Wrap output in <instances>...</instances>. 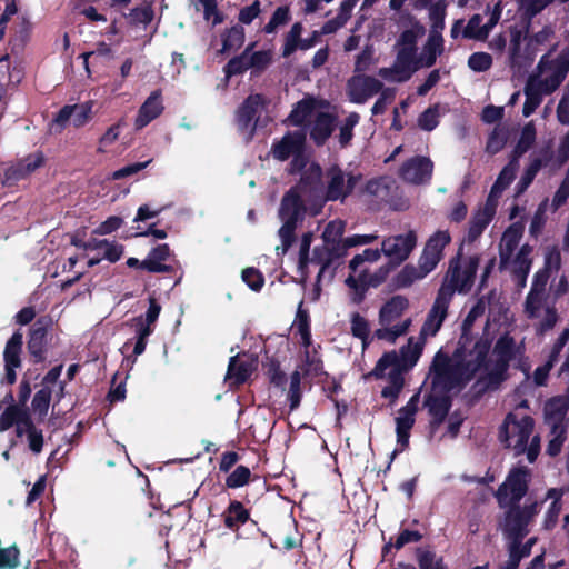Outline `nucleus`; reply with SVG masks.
<instances>
[{
    "instance_id": "ddd939ff",
    "label": "nucleus",
    "mask_w": 569,
    "mask_h": 569,
    "mask_svg": "<svg viewBox=\"0 0 569 569\" xmlns=\"http://www.w3.org/2000/svg\"><path fill=\"white\" fill-rule=\"evenodd\" d=\"M383 83L372 76L357 74L347 82V93L352 103L363 104L369 98L379 93Z\"/></svg>"
},
{
    "instance_id": "3c124183",
    "label": "nucleus",
    "mask_w": 569,
    "mask_h": 569,
    "mask_svg": "<svg viewBox=\"0 0 569 569\" xmlns=\"http://www.w3.org/2000/svg\"><path fill=\"white\" fill-rule=\"evenodd\" d=\"M360 116L357 112H351L345 119V122L340 127L339 143L341 148L349 146L353 138V128L359 123Z\"/></svg>"
},
{
    "instance_id": "9d476101",
    "label": "nucleus",
    "mask_w": 569,
    "mask_h": 569,
    "mask_svg": "<svg viewBox=\"0 0 569 569\" xmlns=\"http://www.w3.org/2000/svg\"><path fill=\"white\" fill-rule=\"evenodd\" d=\"M450 301V289L447 286L445 288H440L421 327L420 336L422 338L427 339L436 336L447 317Z\"/></svg>"
},
{
    "instance_id": "f03ea898",
    "label": "nucleus",
    "mask_w": 569,
    "mask_h": 569,
    "mask_svg": "<svg viewBox=\"0 0 569 569\" xmlns=\"http://www.w3.org/2000/svg\"><path fill=\"white\" fill-rule=\"evenodd\" d=\"M382 251L379 249H366L356 254L348 264L349 274L345 284L349 290V297L353 303H360L370 287L381 284L390 273V267L382 266L371 272L368 263L372 264L380 260Z\"/></svg>"
},
{
    "instance_id": "603ef678",
    "label": "nucleus",
    "mask_w": 569,
    "mask_h": 569,
    "mask_svg": "<svg viewBox=\"0 0 569 569\" xmlns=\"http://www.w3.org/2000/svg\"><path fill=\"white\" fill-rule=\"evenodd\" d=\"M447 2L446 0H437L429 10V19L431 21V31L440 32L445 28Z\"/></svg>"
},
{
    "instance_id": "8fccbe9b",
    "label": "nucleus",
    "mask_w": 569,
    "mask_h": 569,
    "mask_svg": "<svg viewBox=\"0 0 569 569\" xmlns=\"http://www.w3.org/2000/svg\"><path fill=\"white\" fill-rule=\"evenodd\" d=\"M44 338V328L39 327L32 330L30 340L28 342V349L30 353L36 358V361H41L43 359Z\"/></svg>"
},
{
    "instance_id": "4be33fe9",
    "label": "nucleus",
    "mask_w": 569,
    "mask_h": 569,
    "mask_svg": "<svg viewBox=\"0 0 569 569\" xmlns=\"http://www.w3.org/2000/svg\"><path fill=\"white\" fill-rule=\"evenodd\" d=\"M458 386L457 382L438 385L436 381V366L433 365V389L431 395L426 400V406L429 409L430 415L433 417L435 421L441 422L449 409V398L442 393L441 390H450Z\"/></svg>"
},
{
    "instance_id": "bb28decb",
    "label": "nucleus",
    "mask_w": 569,
    "mask_h": 569,
    "mask_svg": "<svg viewBox=\"0 0 569 569\" xmlns=\"http://www.w3.org/2000/svg\"><path fill=\"white\" fill-rule=\"evenodd\" d=\"M443 38L438 31H430L428 39L418 57L421 68H431L439 56L443 53Z\"/></svg>"
},
{
    "instance_id": "6e6d98bb",
    "label": "nucleus",
    "mask_w": 569,
    "mask_h": 569,
    "mask_svg": "<svg viewBox=\"0 0 569 569\" xmlns=\"http://www.w3.org/2000/svg\"><path fill=\"white\" fill-rule=\"evenodd\" d=\"M272 61V54L270 51L261 50V51H251L248 54V62L250 69L256 73H260L264 71Z\"/></svg>"
},
{
    "instance_id": "412c9836",
    "label": "nucleus",
    "mask_w": 569,
    "mask_h": 569,
    "mask_svg": "<svg viewBox=\"0 0 569 569\" xmlns=\"http://www.w3.org/2000/svg\"><path fill=\"white\" fill-rule=\"evenodd\" d=\"M257 367V360L249 356H234L231 357L228 371L226 375V382L230 387H236L248 380Z\"/></svg>"
},
{
    "instance_id": "de8ad7c7",
    "label": "nucleus",
    "mask_w": 569,
    "mask_h": 569,
    "mask_svg": "<svg viewBox=\"0 0 569 569\" xmlns=\"http://www.w3.org/2000/svg\"><path fill=\"white\" fill-rule=\"evenodd\" d=\"M439 117L440 103H435L420 113L418 117V126L420 129L430 132L438 127Z\"/></svg>"
},
{
    "instance_id": "6e6552de",
    "label": "nucleus",
    "mask_w": 569,
    "mask_h": 569,
    "mask_svg": "<svg viewBox=\"0 0 569 569\" xmlns=\"http://www.w3.org/2000/svg\"><path fill=\"white\" fill-rule=\"evenodd\" d=\"M418 242L417 233L413 230H408L403 233L389 236L383 239L381 243V251L388 259L387 267L390 271L406 261Z\"/></svg>"
},
{
    "instance_id": "09e8293b",
    "label": "nucleus",
    "mask_w": 569,
    "mask_h": 569,
    "mask_svg": "<svg viewBox=\"0 0 569 569\" xmlns=\"http://www.w3.org/2000/svg\"><path fill=\"white\" fill-rule=\"evenodd\" d=\"M290 20L291 14L289 7L280 6L274 10L269 22L263 27V32L271 34L276 32L279 27L287 24Z\"/></svg>"
},
{
    "instance_id": "bf43d9fd",
    "label": "nucleus",
    "mask_w": 569,
    "mask_h": 569,
    "mask_svg": "<svg viewBox=\"0 0 569 569\" xmlns=\"http://www.w3.org/2000/svg\"><path fill=\"white\" fill-rule=\"evenodd\" d=\"M545 270L543 272L548 278L549 271H558L561 266L560 251L556 246H548L545 248Z\"/></svg>"
},
{
    "instance_id": "72a5a7b5",
    "label": "nucleus",
    "mask_w": 569,
    "mask_h": 569,
    "mask_svg": "<svg viewBox=\"0 0 569 569\" xmlns=\"http://www.w3.org/2000/svg\"><path fill=\"white\" fill-rule=\"evenodd\" d=\"M523 226L519 223H515L510 226L505 233L502 234L500 247H499V257H505L508 259L509 254L518 251L519 242L522 238Z\"/></svg>"
},
{
    "instance_id": "c756f323",
    "label": "nucleus",
    "mask_w": 569,
    "mask_h": 569,
    "mask_svg": "<svg viewBox=\"0 0 569 569\" xmlns=\"http://www.w3.org/2000/svg\"><path fill=\"white\" fill-rule=\"evenodd\" d=\"M426 338L420 335L418 338H409L408 343L401 348V356H398L401 372L412 368L420 358L425 348Z\"/></svg>"
},
{
    "instance_id": "f257e3e1",
    "label": "nucleus",
    "mask_w": 569,
    "mask_h": 569,
    "mask_svg": "<svg viewBox=\"0 0 569 569\" xmlns=\"http://www.w3.org/2000/svg\"><path fill=\"white\" fill-rule=\"evenodd\" d=\"M492 315L480 338L461 335L458 348L450 360L437 356L436 381L438 385L466 383L477 379L485 388H491L506 378L509 362L521 353V347L508 335L500 337L491 350V341L497 332Z\"/></svg>"
},
{
    "instance_id": "423d86ee",
    "label": "nucleus",
    "mask_w": 569,
    "mask_h": 569,
    "mask_svg": "<svg viewBox=\"0 0 569 569\" xmlns=\"http://www.w3.org/2000/svg\"><path fill=\"white\" fill-rule=\"evenodd\" d=\"M376 378H386L388 385L383 387L382 397L395 400L403 387V377L401 366L396 352L385 353L377 362L375 369L370 373Z\"/></svg>"
},
{
    "instance_id": "2eb2a0df",
    "label": "nucleus",
    "mask_w": 569,
    "mask_h": 569,
    "mask_svg": "<svg viewBox=\"0 0 569 569\" xmlns=\"http://www.w3.org/2000/svg\"><path fill=\"white\" fill-rule=\"evenodd\" d=\"M367 188L377 198L388 204L389 209L392 211H406L409 209V200L395 182L369 181Z\"/></svg>"
},
{
    "instance_id": "37998d69",
    "label": "nucleus",
    "mask_w": 569,
    "mask_h": 569,
    "mask_svg": "<svg viewBox=\"0 0 569 569\" xmlns=\"http://www.w3.org/2000/svg\"><path fill=\"white\" fill-rule=\"evenodd\" d=\"M302 31L303 26L301 22H296L291 26L282 46L283 58H289L297 49H300Z\"/></svg>"
},
{
    "instance_id": "7ed1b4c3",
    "label": "nucleus",
    "mask_w": 569,
    "mask_h": 569,
    "mask_svg": "<svg viewBox=\"0 0 569 569\" xmlns=\"http://www.w3.org/2000/svg\"><path fill=\"white\" fill-rule=\"evenodd\" d=\"M527 401L511 411L500 428V440L517 455L527 452V458L533 462L539 453V438L532 436L533 421L526 413Z\"/></svg>"
},
{
    "instance_id": "f3484780",
    "label": "nucleus",
    "mask_w": 569,
    "mask_h": 569,
    "mask_svg": "<svg viewBox=\"0 0 569 569\" xmlns=\"http://www.w3.org/2000/svg\"><path fill=\"white\" fill-rule=\"evenodd\" d=\"M418 396L411 397L396 417L397 448L395 453L405 450L409 442L410 430L415 423V416L418 410Z\"/></svg>"
},
{
    "instance_id": "79ce46f5",
    "label": "nucleus",
    "mask_w": 569,
    "mask_h": 569,
    "mask_svg": "<svg viewBox=\"0 0 569 569\" xmlns=\"http://www.w3.org/2000/svg\"><path fill=\"white\" fill-rule=\"evenodd\" d=\"M221 52H229L242 47L244 42V29L240 24L232 26L222 33Z\"/></svg>"
},
{
    "instance_id": "052dcab7",
    "label": "nucleus",
    "mask_w": 569,
    "mask_h": 569,
    "mask_svg": "<svg viewBox=\"0 0 569 569\" xmlns=\"http://www.w3.org/2000/svg\"><path fill=\"white\" fill-rule=\"evenodd\" d=\"M51 390L48 387L39 390L32 400V409L40 417H44L49 410Z\"/></svg>"
},
{
    "instance_id": "a878e982",
    "label": "nucleus",
    "mask_w": 569,
    "mask_h": 569,
    "mask_svg": "<svg viewBox=\"0 0 569 569\" xmlns=\"http://www.w3.org/2000/svg\"><path fill=\"white\" fill-rule=\"evenodd\" d=\"M421 69L420 62H418L417 50L411 48H400L398 50L395 70L401 76L398 81H407L410 79L413 72Z\"/></svg>"
},
{
    "instance_id": "1a4fd4ad",
    "label": "nucleus",
    "mask_w": 569,
    "mask_h": 569,
    "mask_svg": "<svg viewBox=\"0 0 569 569\" xmlns=\"http://www.w3.org/2000/svg\"><path fill=\"white\" fill-rule=\"evenodd\" d=\"M479 266L477 256L469 257L459 266L451 267L440 288L446 286L450 289V300L456 291L467 292L473 284V278Z\"/></svg>"
},
{
    "instance_id": "f8f14e48",
    "label": "nucleus",
    "mask_w": 569,
    "mask_h": 569,
    "mask_svg": "<svg viewBox=\"0 0 569 569\" xmlns=\"http://www.w3.org/2000/svg\"><path fill=\"white\" fill-rule=\"evenodd\" d=\"M531 263L532 247L529 244L520 246L518 251L509 254L508 259L500 257V268L510 271L520 288L526 286V279L531 269Z\"/></svg>"
},
{
    "instance_id": "13d9d810",
    "label": "nucleus",
    "mask_w": 569,
    "mask_h": 569,
    "mask_svg": "<svg viewBox=\"0 0 569 569\" xmlns=\"http://www.w3.org/2000/svg\"><path fill=\"white\" fill-rule=\"evenodd\" d=\"M492 66V57L487 52H473L468 58V67L475 72H485Z\"/></svg>"
},
{
    "instance_id": "393cba45",
    "label": "nucleus",
    "mask_w": 569,
    "mask_h": 569,
    "mask_svg": "<svg viewBox=\"0 0 569 569\" xmlns=\"http://www.w3.org/2000/svg\"><path fill=\"white\" fill-rule=\"evenodd\" d=\"M326 176L328 181L325 199L327 201H343L348 197L346 188V173L339 166L333 164L328 168Z\"/></svg>"
},
{
    "instance_id": "4d7b16f0",
    "label": "nucleus",
    "mask_w": 569,
    "mask_h": 569,
    "mask_svg": "<svg viewBox=\"0 0 569 569\" xmlns=\"http://www.w3.org/2000/svg\"><path fill=\"white\" fill-rule=\"evenodd\" d=\"M523 39V32L518 27H510V46H509V59L511 66L518 63L521 52V42Z\"/></svg>"
},
{
    "instance_id": "9b49d317",
    "label": "nucleus",
    "mask_w": 569,
    "mask_h": 569,
    "mask_svg": "<svg viewBox=\"0 0 569 569\" xmlns=\"http://www.w3.org/2000/svg\"><path fill=\"white\" fill-rule=\"evenodd\" d=\"M301 343L306 348L305 358L301 361V365L298 367L296 371L292 372L290 378V389L289 390H300V380L301 375L305 376H318L321 370V361L317 356L315 350H310V332L306 328L300 329Z\"/></svg>"
},
{
    "instance_id": "0e129e2a",
    "label": "nucleus",
    "mask_w": 569,
    "mask_h": 569,
    "mask_svg": "<svg viewBox=\"0 0 569 569\" xmlns=\"http://www.w3.org/2000/svg\"><path fill=\"white\" fill-rule=\"evenodd\" d=\"M537 132L532 122L525 124L520 132V137L516 143L519 149L525 150L526 152L531 149L536 141Z\"/></svg>"
},
{
    "instance_id": "a18cd8bd",
    "label": "nucleus",
    "mask_w": 569,
    "mask_h": 569,
    "mask_svg": "<svg viewBox=\"0 0 569 569\" xmlns=\"http://www.w3.org/2000/svg\"><path fill=\"white\" fill-rule=\"evenodd\" d=\"M545 161L541 158L531 159L529 166L526 168L520 180L517 183V193L525 192L528 187L532 183L539 170L543 167Z\"/></svg>"
},
{
    "instance_id": "aec40b11",
    "label": "nucleus",
    "mask_w": 569,
    "mask_h": 569,
    "mask_svg": "<svg viewBox=\"0 0 569 569\" xmlns=\"http://www.w3.org/2000/svg\"><path fill=\"white\" fill-rule=\"evenodd\" d=\"M538 512V502L526 505L522 509L511 508L506 517V527L515 537H523L528 525Z\"/></svg>"
},
{
    "instance_id": "6ab92c4d",
    "label": "nucleus",
    "mask_w": 569,
    "mask_h": 569,
    "mask_svg": "<svg viewBox=\"0 0 569 569\" xmlns=\"http://www.w3.org/2000/svg\"><path fill=\"white\" fill-rule=\"evenodd\" d=\"M92 117V102L63 106L53 118V124L63 130L71 120L76 128L83 127Z\"/></svg>"
},
{
    "instance_id": "a211bd4d",
    "label": "nucleus",
    "mask_w": 569,
    "mask_h": 569,
    "mask_svg": "<svg viewBox=\"0 0 569 569\" xmlns=\"http://www.w3.org/2000/svg\"><path fill=\"white\" fill-rule=\"evenodd\" d=\"M306 144V133L302 130L289 131L281 140L272 144V154L280 161L288 160L295 156L293 164L298 162V156L303 152Z\"/></svg>"
},
{
    "instance_id": "5fc2aeb1",
    "label": "nucleus",
    "mask_w": 569,
    "mask_h": 569,
    "mask_svg": "<svg viewBox=\"0 0 569 569\" xmlns=\"http://www.w3.org/2000/svg\"><path fill=\"white\" fill-rule=\"evenodd\" d=\"M488 307V301L485 298L479 299L476 305L470 309L462 323V335L470 336L471 328L475 321L481 318Z\"/></svg>"
},
{
    "instance_id": "58836bf2",
    "label": "nucleus",
    "mask_w": 569,
    "mask_h": 569,
    "mask_svg": "<svg viewBox=\"0 0 569 569\" xmlns=\"http://www.w3.org/2000/svg\"><path fill=\"white\" fill-rule=\"evenodd\" d=\"M302 216H289L279 230L281 246L276 248L278 254L287 252L293 240L295 230L301 224Z\"/></svg>"
},
{
    "instance_id": "ea45409f",
    "label": "nucleus",
    "mask_w": 569,
    "mask_h": 569,
    "mask_svg": "<svg viewBox=\"0 0 569 569\" xmlns=\"http://www.w3.org/2000/svg\"><path fill=\"white\" fill-rule=\"evenodd\" d=\"M256 43L252 42L246 47L241 54L231 58L223 68L227 78L242 74L250 69L248 54L253 50Z\"/></svg>"
},
{
    "instance_id": "864d4df0",
    "label": "nucleus",
    "mask_w": 569,
    "mask_h": 569,
    "mask_svg": "<svg viewBox=\"0 0 569 569\" xmlns=\"http://www.w3.org/2000/svg\"><path fill=\"white\" fill-rule=\"evenodd\" d=\"M546 80L543 78H540V74H531L528 78V81L525 86L523 92L525 94H531L536 97L542 98L543 94H551L555 91L551 90V88L547 87Z\"/></svg>"
},
{
    "instance_id": "b1692460",
    "label": "nucleus",
    "mask_w": 569,
    "mask_h": 569,
    "mask_svg": "<svg viewBox=\"0 0 569 569\" xmlns=\"http://www.w3.org/2000/svg\"><path fill=\"white\" fill-rule=\"evenodd\" d=\"M164 110L162 103V91L157 89L150 93L146 101L140 106L134 120L136 129L147 127L151 121L157 119Z\"/></svg>"
},
{
    "instance_id": "f704fd0d",
    "label": "nucleus",
    "mask_w": 569,
    "mask_h": 569,
    "mask_svg": "<svg viewBox=\"0 0 569 569\" xmlns=\"http://www.w3.org/2000/svg\"><path fill=\"white\" fill-rule=\"evenodd\" d=\"M569 339V329H566L561 332V335L559 336V338L557 339L555 346H553V350H552V353H551V359L545 363L543 366H540L538 367L535 372H533V380L536 382V385L538 386H542L545 385L547 378H548V375H549V371L553 365V361L556 360L557 356L559 355V352L561 351V349L565 347V345L567 343Z\"/></svg>"
},
{
    "instance_id": "4468645a",
    "label": "nucleus",
    "mask_w": 569,
    "mask_h": 569,
    "mask_svg": "<svg viewBox=\"0 0 569 569\" xmlns=\"http://www.w3.org/2000/svg\"><path fill=\"white\" fill-rule=\"evenodd\" d=\"M553 50L555 48L549 50L540 58L536 70L538 74H545V84L551 88V90L556 91L567 78L569 70L567 64H565V62L561 61L558 57L551 58Z\"/></svg>"
},
{
    "instance_id": "680f3d73",
    "label": "nucleus",
    "mask_w": 569,
    "mask_h": 569,
    "mask_svg": "<svg viewBox=\"0 0 569 569\" xmlns=\"http://www.w3.org/2000/svg\"><path fill=\"white\" fill-rule=\"evenodd\" d=\"M507 143V134L505 131L499 129H493L489 134L486 151L490 154H496L500 152Z\"/></svg>"
},
{
    "instance_id": "c03bdc74",
    "label": "nucleus",
    "mask_w": 569,
    "mask_h": 569,
    "mask_svg": "<svg viewBox=\"0 0 569 569\" xmlns=\"http://www.w3.org/2000/svg\"><path fill=\"white\" fill-rule=\"evenodd\" d=\"M451 238L448 231L439 230L435 232L426 242L423 249L428 252L436 254L438 258L442 259L443 249L449 244Z\"/></svg>"
},
{
    "instance_id": "39448f33",
    "label": "nucleus",
    "mask_w": 569,
    "mask_h": 569,
    "mask_svg": "<svg viewBox=\"0 0 569 569\" xmlns=\"http://www.w3.org/2000/svg\"><path fill=\"white\" fill-rule=\"evenodd\" d=\"M546 283V274L543 272H537L525 305L527 316L536 320V326L540 332L551 329L559 319L556 308L547 306L542 301Z\"/></svg>"
},
{
    "instance_id": "dca6fc26",
    "label": "nucleus",
    "mask_w": 569,
    "mask_h": 569,
    "mask_svg": "<svg viewBox=\"0 0 569 569\" xmlns=\"http://www.w3.org/2000/svg\"><path fill=\"white\" fill-rule=\"evenodd\" d=\"M433 163L427 157L416 156L406 160L399 170L403 181L412 184H423L432 177Z\"/></svg>"
},
{
    "instance_id": "0eeeda50",
    "label": "nucleus",
    "mask_w": 569,
    "mask_h": 569,
    "mask_svg": "<svg viewBox=\"0 0 569 569\" xmlns=\"http://www.w3.org/2000/svg\"><path fill=\"white\" fill-rule=\"evenodd\" d=\"M531 472L527 467L512 468L497 491V498L502 507H513L527 493Z\"/></svg>"
},
{
    "instance_id": "49530a36",
    "label": "nucleus",
    "mask_w": 569,
    "mask_h": 569,
    "mask_svg": "<svg viewBox=\"0 0 569 569\" xmlns=\"http://www.w3.org/2000/svg\"><path fill=\"white\" fill-rule=\"evenodd\" d=\"M248 519V512L240 502H232L226 515L224 523L230 529H236L240 525L244 523Z\"/></svg>"
},
{
    "instance_id": "e2e57ef3",
    "label": "nucleus",
    "mask_w": 569,
    "mask_h": 569,
    "mask_svg": "<svg viewBox=\"0 0 569 569\" xmlns=\"http://www.w3.org/2000/svg\"><path fill=\"white\" fill-rule=\"evenodd\" d=\"M565 432V426L555 425L553 427H551L552 438L550 439L547 449L550 456H556L560 452L563 441L566 439Z\"/></svg>"
},
{
    "instance_id": "a19ab883",
    "label": "nucleus",
    "mask_w": 569,
    "mask_h": 569,
    "mask_svg": "<svg viewBox=\"0 0 569 569\" xmlns=\"http://www.w3.org/2000/svg\"><path fill=\"white\" fill-rule=\"evenodd\" d=\"M313 109H315V99L311 97L303 98L302 100L298 101L293 106V108L288 117V120L293 126L301 127L305 124L306 120L311 116Z\"/></svg>"
},
{
    "instance_id": "69168bd1",
    "label": "nucleus",
    "mask_w": 569,
    "mask_h": 569,
    "mask_svg": "<svg viewBox=\"0 0 569 569\" xmlns=\"http://www.w3.org/2000/svg\"><path fill=\"white\" fill-rule=\"evenodd\" d=\"M22 412L23 410L16 406L7 408L0 417V431H6L16 426Z\"/></svg>"
},
{
    "instance_id": "5701e85b",
    "label": "nucleus",
    "mask_w": 569,
    "mask_h": 569,
    "mask_svg": "<svg viewBox=\"0 0 569 569\" xmlns=\"http://www.w3.org/2000/svg\"><path fill=\"white\" fill-rule=\"evenodd\" d=\"M23 343V336L21 332H14L12 337L8 340L4 351V370H6V379L9 383H13L16 381V369L21 366V349Z\"/></svg>"
},
{
    "instance_id": "338daca9",
    "label": "nucleus",
    "mask_w": 569,
    "mask_h": 569,
    "mask_svg": "<svg viewBox=\"0 0 569 569\" xmlns=\"http://www.w3.org/2000/svg\"><path fill=\"white\" fill-rule=\"evenodd\" d=\"M203 7V17L206 20L212 18V24L217 26L223 21V14L218 10L217 0H199Z\"/></svg>"
},
{
    "instance_id": "2f4dec72",
    "label": "nucleus",
    "mask_w": 569,
    "mask_h": 569,
    "mask_svg": "<svg viewBox=\"0 0 569 569\" xmlns=\"http://www.w3.org/2000/svg\"><path fill=\"white\" fill-rule=\"evenodd\" d=\"M563 495L562 489L552 488L548 490L543 502H548V507L545 515L543 527L551 529L556 526L560 516L562 505L561 498Z\"/></svg>"
},
{
    "instance_id": "cd10ccee",
    "label": "nucleus",
    "mask_w": 569,
    "mask_h": 569,
    "mask_svg": "<svg viewBox=\"0 0 569 569\" xmlns=\"http://www.w3.org/2000/svg\"><path fill=\"white\" fill-rule=\"evenodd\" d=\"M262 96L250 94L244 101L240 104L237 110V123L241 130H247L252 126V121L254 120L258 109L262 106Z\"/></svg>"
},
{
    "instance_id": "774afa93",
    "label": "nucleus",
    "mask_w": 569,
    "mask_h": 569,
    "mask_svg": "<svg viewBox=\"0 0 569 569\" xmlns=\"http://www.w3.org/2000/svg\"><path fill=\"white\" fill-rule=\"evenodd\" d=\"M129 17L134 23L149 24L154 17L153 10L150 6L136 7L130 10Z\"/></svg>"
},
{
    "instance_id": "c9c22d12",
    "label": "nucleus",
    "mask_w": 569,
    "mask_h": 569,
    "mask_svg": "<svg viewBox=\"0 0 569 569\" xmlns=\"http://www.w3.org/2000/svg\"><path fill=\"white\" fill-rule=\"evenodd\" d=\"M83 248L86 250L97 251L102 259H107L110 262L118 261L123 253V247L121 244L109 242L107 240H92L83 244Z\"/></svg>"
},
{
    "instance_id": "c85d7f7f",
    "label": "nucleus",
    "mask_w": 569,
    "mask_h": 569,
    "mask_svg": "<svg viewBox=\"0 0 569 569\" xmlns=\"http://www.w3.org/2000/svg\"><path fill=\"white\" fill-rule=\"evenodd\" d=\"M335 118L330 113L319 112L310 129V139L317 147H322L333 131Z\"/></svg>"
},
{
    "instance_id": "4c0bfd02",
    "label": "nucleus",
    "mask_w": 569,
    "mask_h": 569,
    "mask_svg": "<svg viewBox=\"0 0 569 569\" xmlns=\"http://www.w3.org/2000/svg\"><path fill=\"white\" fill-rule=\"evenodd\" d=\"M169 257V247L167 244H160L148 254V257L141 262V269H146L150 272H164L168 271V267L162 262Z\"/></svg>"
},
{
    "instance_id": "20e7f679",
    "label": "nucleus",
    "mask_w": 569,
    "mask_h": 569,
    "mask_svg": "<svg viewBox=\"0 0 569 569\" xmlns=\"http://www.w3.org/2000/svg\"><path fill=\"white\" fill-rule=\"evenodd\" d=\"M409 307L410 301L405 296L397 295L388 299L379 309L375 337L395 343L398 338L405 336L412 325V319L406 316Z\"/></svg>"
},
{
    "instance_id": "7c9ffc66",
    "label": "nucleus",
    "mask_w": 569,
    "mask_h": 569,
    "mask_svg": "<svg viewBox=\"0 0 569 569\" xmlns=\"http://www.w3.org/2000/svg\"><path fill=\"white\" fill-rule=\"evenodd\" d=\"M568 409L569 393L550 399L545 406L546 419L550 427L565 426L563 418Z\"/></svg>"
},
{
    "instance_id": "473e14b6",
    "label": "nucleus",
    "mask_w": 569,
    "mask_h": 569,
    "mask_svg": "<svg viewBox=\"0 0 569 569\" xmlns=\"http://www.w3.org/2000/svg\"><path fill=\"white\" fill-rule=\"evenodd\" d=\"M427 276L417 263H408L396 273L392 282L397 289H407L413 283L423 280Z\"/></svg>"
},
{
    "instance_id": "e433bc0d",
    "label": "nucleus",
    "mask_w": 569,
    "mask_h": 569,
    "mask_svg": "<svg viewBox=\"0 0 569 569\" xmlns=\"http://www.w3.org/2000/svg\"><path fill=\"white\" fill-rule=\"evenodd\" d=\"M300 187H291L282 197L278 213H307Z\"/></svg>"
}]
</instances>
